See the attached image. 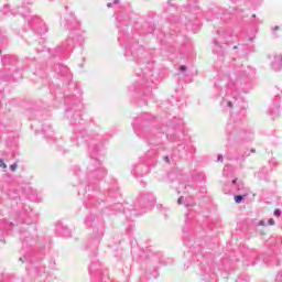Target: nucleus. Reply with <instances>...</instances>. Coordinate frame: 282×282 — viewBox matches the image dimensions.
I'll list each match as a JSON object with an SVG mask.
<instances>
[{
	"instance_id": "f257e3e1",
	"label": "nucleus",
	"mask_w": 282,
	"mask_h": 282,
	"mask_svg": "<svg viewBox=\"0 0 282 282\" xmlns=\"http://www.w3.org/2000/svg\"><path fill=\"white\" fill-rule=\"evenodd\" d=\"M76 96L65 97L64 102L70 105V108L65 109V116L70 120V124L74 128L75 139L74 144L79 147L83 142H88V155L89 160L86 164V173L80 171V166L74 167V173L79 180V195H84L83 205L85 208H98L101 202H105V194L100 192V182L104 177H107V169L102 166V153L105 152V137L97 134L91 139L87 140V130L80 129L83 127V104L80 99L77 102Z\"/></svg>"
},
{
	"instance_id": "f03ea898",
	"label": "nucleus",
	"mask_w": 282,
	"mask_h": 282,
	"mask_svg": "<svg viewBox=\"0 0 282 282\" xmlns=\"http://www.w3.org/2000/svg\"><path fill=\"white\" fill-rule=\"evenodd\" d=\"M155 117L151 113H143L132 122L134 133L139 138H144L151 147H162L164 133L170 142H177L180 130L174 126L158 127L153 122Z\"/></svg>"
},
{
	"instance_id": "7ed1b4c3",
	"label": "nucleus",
	"mask_w": 282,
	"mask_h": 282,
	"mask_svg": "<svg viewBox=\"0 0 282 282\" xmlns=\"http://www.w3.org/2000/svg\"><path fill=\"white\" fill-rule=\"evenodd\" d=\"M246 78H248L246 70H238L236 74L226 75L220 83L215 84V88L218 89V91H221V87H227V97L221 101L223 107L232 109V105L237 102L239 91L243 90Z\"/></svg>"
},
{
	"instance_id": "20e7f679",
	"label": "nucleus",
	"mask_w": 282,
	"mask_h": 282,
	"mask_svg": "<svg viewBox=\"0 0 282 282\" xmlns=\"http://www.w3.org/2000/svg\"><path fill=\"white\" fill-rule=\"evenodd\" d=\"M65 25L66 29L69 30V34L65 42L55 48L57 56L67 54V52H72V48L76 47V45H83V43H85V37L80 34V23L78 19H76V15H68Z\"/></svg>"
},
{
	"instance_id": "39448f33",
	"label": "nucleus",
	"mask_w": 282,
	"mask_h": 282,
	"mask_svg": "<svg viewBox=\"0 0 282 282\" xmlns=\"http://www.w3.org/2000/svg\"><path fill=\"white\" fill-rule=\"evenodd\" d=\"M155 206V196L152 193H142L137 198L132 209H124L123 215L128 221H133V217L144 215L147 210H151Z\"/></svg>"
},
{
	"instance_id": "423d86ee",
	"label": "nucleus",
	"mask_w": 282,
	"mask_h": 282,
	"mask_svg": "<svg viewBox=\"0 0 282 282\" xmlns=\"http://www.w3.org/2000/svg\"><path fill=\"white\" fill-rule=\"evenodd\" d=\"M227 140L234 142H250L253 134L250 130L241 129V119L237 120V115H231L229 122L226 127Z\"/></svg>"
},
{
	"instance_id": "0eeeda50",
	"label": "nucleus",
	"mask_w": 282,
	"mask_h": 282,
	"mask_svg": "<svg viewBox=\"0 0 282 282\" xmlns=\"http://www.w3.org/2000/svg\"><path fill=\"white\" fill-rule=\"evenodd\" d=\"M1 63L4 65V69L0 70V78L2 80L8 82L21 79V72H23V69L17 68L12 72V68L8 67V65H17V56L4 55L1 57Z\"/></svg>"
},
{
	"instance_id": "6e6552de",
	"label": "nucleus",
	"mask_w": 282,
	"mask_h": 282,
	"mask_svg": "<svg viewBox=\"0 0 282 282\" xmlns=\"http://www.w3.org/2000/svg\"><path fill=\"white\" fill-rule=\"evenodd\" d=\"M151 76H153L151 73L150 74L143 73V77L141 82L129 87L130 91H138L139 94L143 91V96H142L143 102L139 104V107H142V105H147V98L151 96V91L153 89V86H151V83H153V79H149L151 78Z\"/></svg>"
},
{
	"instance_id": "1a4fd4ad",
	"label": "nucleus",
	"mask_w": 282,
	"mask_h": 282,
	"mask_svg": "<svg viewBox=\"0 0 282 282\" xmlns=\"http://www.w3.org/2000/svg\"><path fill=\"white\" fill-rule=\"evenodd\" d=\"M149 158H155V152L148 151L144 158H140L139 161L133 165L131 171L134 177H144L149 175V166H151V161Z\"/></svg>"
},
{
	"instance_id": "9d476101",
	"label": "nucleus",
	"mask_w": 282,
	"mask_h": 282,
	"mask_svg": "<svg viewBox=\"0 0 282 282\" xmlns=\"http://www.w3.org/2000/svg\"><path fill=\"white\" fill-rule=\"evenodd\" d=\"M215 268H217V263L213 260L204 259L200 262V276L205 282H217Z\"/></svg>"
},
{
	"instance_id": "9b49d317",
	"label": "nucleus",
	"mask_w": 282,
	"mask_h": 282,
	"mask_svg": "<svg viewBox=\"0 0 282 282\" xmlns=\"http://www.w3.org/2000/svg\"><path fill=\"white\" fill-rule=\"evenodd\" d=\"M21 210L15 214V224H25V226H31V224L36 223V214L32 212L30 206L20 204Z\"/></svg>"
},
{
	"instance_id": "f8f14e48",
	"label": "nucleus",
	"mask_w": 282,
	"mask_h": 282,
	"mask_svg": "<svg viewBox=\"0 0 282 282\" xmlns=\"http://www.w3.org/2000/svg\"><path fill=\"white\" fill-rule=\"evenodd\" d=\"M105 235V227L100 225L97 228H94L93 235L88 237L86 241V250H90L94 254H96L98 250V246H100V241Z\"/></svg>"
},
{
	"instance_id": "ddd939ff",
	"label": "nucleus",
	"mask_w": 282,
	"mask_h": 282,
	"mask_svg": "<svg viewBox=\"0 0 282 282\" xmlns=\"http://www.w3.org/2000/svg\"><path fill=\"white\" fill-rule=\"evenodd\" d=\"M89 274L93 282H107V279H109V273L107 270H102V267L98 261H93L90 263Z\"/></svg>"
},
{
	"instance_id": "4468645a",
	"label": "nucleus",
	"mask_w": 282,
	"mask_h": 282,
	"mask_svg": "<svg viewBox=\"0 0 282 282\" xmlns=\"http://www.w3.org/2000/svg\"><path fill=\"white\" fill-rule=\"evenodd\" d=\"M29 25H31L33 32L43 36V34H47V24L41 20V18L33 15L29 20Z\"/></svg>"
},
{
	"instance_id": "2eb2a0df",
	"label": "nucleus",
	"mask_w": 282,
	"mask_h": 282,
	"mask_svg": "<svg viewBox=\"0 0 282 282\" xmlns=\"http://www.w3.org/2000/svg\"><path fill=\"white\" fill-rule=\"evenodd\" d=\"M118 41H119L120 45L122 47H124V51H126L124 56H126V58H131V56H133V58H135L137 53L133 52V50H135V47H138V44L133 45L131 43V40L128 36H123V37L119 36Z\"/></svg>"
},
{
	"instance_id": "dca6fc26",
	"label": "nucleus",
	"mask_w": 282,
	"mask_h": 282,
	"mask_svg": "<svg viewBox=\"0 0 282 282\" xmlns=\"http://www.w3.org/2000/svg\"><path fill=\"white\" fill-rule=\"evenodd\" d=\"M55 74H57L58 76H62V78H64V83H66V85H69V83H72V72H69V68L63 64H57L55 65Z\"/></svg>"
},
{
	"instance_id": "f3484780",
	"label": "nucleus",
	"mask_w": 282,
	"mask_h": 282,
	"mask_svg": "<svg viewBox=\"0 0 282 282\" xmlns=\"http://www.w3.org/2000/svg\"><path fill=\"white\" fill-rule=\"evenodd\" d=\"M2 193H6V197L9 199H18L19 197V192L12 188L10 183H3Z\"/></svg>"
},
{
	"instance_id": "a211bd4d",
	"label": "nucleus",
	"mask_w": 282,
	"mask_h": 282,
	"mask_svg": "<svg viewBox=\"0 0 282 282\" xmlns=\"http://www.w3.org/2000/svg\"><path fill=\"white\" fill-rule=\"evenodd\" d=\"M279 102H280L279 98H275L274 102L268 110V113H269V116H271L272 120H274L281 116V105Z\"/></svg>"
},
{
	"instance_id": "6ab92c4d",
	"label": "nucleus",
	"mask_w": 282,
	"mask_h": 282,
	"mask_svg": "<svg viewBox=\"0 0 282 282\" xmlns=\"http://www.w3.org/2000/svg\"><path fill=\"white\" fill-rule=\"evenodd\" d=\"M265 265H279V258L275 254L263 253L260 256Z\"/></svg>"
},
{
	"instance_id": "aec40b11",
	"label": "nucleus",
	"mask_w": 282,
	"mask_h": 282,
	"mask_svg": "<svg viewBox=\"0 0 282 282\" xmlns=\"http://www.w3.org/2000/svg\"><path fill=\"white\" fill-rule=\"evenodd\" d=\"M23 230H26L25 226L20 229V240L22 241L23 248H25V246L32 241V238L30 237V232Z\"/></svg>"
},
{
	"instance_id": "412c9836",
	"label": "nucleus",
	"mask_w": 282,
	"mask_h": 282,
	"mask_svg": "<svg viewBox=\"0 0 282 282\" xmlns=\"http://www.w3.org/2000/svg\"><path fill=\"white\" fill-rule=\"evenodd\" d=\"M116 21H118V23H123V25H129L131 19L129 18V14H127V12L120 11L116 15Z\"/></svg>"
},
{
	"instance_id": "4be33fe9",
	"label": "nucleus",
	"mask_w": 282,
	"mask_h": 282,
	"mask_svg": "<svg viewBox=\"0 0 282 282\" xmlns=\"http://www.w3.org/2000/svg\"><path fill=\"white\" fill-rule=\"evenodd\" d=\"M271 69L274 72H281L282 69V55H275L271 62Z\"/></svg>"
},
{
	"instance_id": "5701e85b",
	"label": "nucleus",
	"mask_w": 282,
	"mask_h": 282,
	"mask_svg": "<svg viewBox=\"0 0 282 282\" xmlns=\"http://www.w3.org/2000/svg\"><path fill=\"white\" fill-rule=\"evenodd\" d=\"M177 147H183V149H185L187 153H195V147H193V143H191V141L186 139L184 140V142L178 140Z\"/></svg>"
},
{
	"instance_id": "b1692460",
	"label": "nucleus",
	"mask_w": 282,
	"mask_h": 282,
	"mask_svg": "<svg viewBox=\"0 0 282 282\" xmlns=\"http://www.w3.org/2000/svg\"><path fill=\"white\" fill-rule=\"evenodd\" d=\"M14 226V223H9L6 219L0 220V230H2V232H10Z\"/></svg>"
},
{
	"instance_id": "393cba45",
	"label": "nucleus",
	"mask_w": 282,
	"mask_h": 282,
	"mask_svg": "<svg viewBox=\"0 0 282 282\" xmlns=\"http://www.w3.org/2000/svg\"><path fill=\"white\" fill-rule=\"evenodd\" d=\"M57 234L61 235V237H65V238L72 237V230L67 226L57 227Z\"/></svg>"
},
{
	"instance_id": "a878e982",
	"label": "nucleus",
	"mask_w": 282,
	"mask_h": 282,
	"mask_svg": "<svg viewBox=\"0 0 282 282\" xmlns=\"http://www.w3.org/2000/svg\"><path fill=\"white\" fill-rule=\"evenodd\" d=\"M189 1H192V2H189L187 4L188 11L192 14H199V7L197 6V1H199V0H189Z\"/></svg>"
},
{
	"instance_id": "bb28decb",
	"label": "nucleus",
	"mask_w": 282,
	"mask_h": 282,
	"mask_svg": "<svg viewBox=\"0 0 282 282\" xmlns=\"http://www.w3.org/2000/svg\"><path fill=\"white\" fill-rule=\"evenodd\" d=\"M42 132L45 135L47 142H50V140H54L52 139L54 135V131H52V126H43Z\"/></svg>"
},
{
	"instance_id": "cd10ccee",
	"label": "nucleus",
	"mask_w": 282,
	"mask_h": 282,
	"mask_svg": "<svg viewBox=\"0 0 282 282\" xmlns=\"http://www.w3.org/2000/svg\"><path fill=\"white\" fill-rule=\"evenodd\" d=\"M84 224L86 228H91V226H96V216H94V214L86 216Z\"/></svg>"
},
{
	"instance_id": "c85d7f7f",
	"label": "nucleus",
	"mask_w": 282,
	"mask_h": 282,
	"mask_svg": "<svg viewBox=\"0 0 282 282\" xmlns=\"http://www.w3.org/2000/svg\"><path fill=\"white\" fill-rule=\"evenodd\" d=\"M213 43H214L213 53L218 54V56H224V46H221V44H219L217 40H214Z\"/></svg>"
},
{
	"instance_id": "c756f323",
	"label": "nucleus",
	"mask_w": 282,
	"mask_h": 282,
	"mask_svg": "<svg viewBox=\"0 0 282 282\" xmlns=\"http://www.w3.org/2000/svg\"><path fill=\"white\" fill-rule=\"evenodd\" d=\"M234 199L236 204H243V202L246 200V195H235Z\"/></svg>"
},
{
	"instance_id": "7c9ffc66",
	"label": "nucleus",
	"mask_w": 282,
	"mask_h": 282,
	"mask_svg": "<svg viewBox=\"0 0 282 282\" xmlns=\"http://www.w3.org/2000/svg\"><path fill=\"white\" fill-rule=\"evenodd\" d=\"M236 282H250V275L248 274H241Z\"/></svg>"
},
{
	"instance_id": "2f4dec72",
	"label": "nucleus",
	"mask_w": 282,
	"mask_h": 282,
	"mask_svg": "<svg viewBox=\"0 0 282 282\" xmlns=\"http://www.w3.org/2000/svg\"><path fill=\"white\" fill-rule=\"evenodd\" d=\"M111 210H117V212L122 210V204L117 203L113 207H111Z\"/></svg>"
},
{
	"instance_id": "473e14b6",
	"label": "nucleus",
	"mask_w": 282,
	"mask_h": 282,
	"mask_svg": "<svg viewBox=\"0 0 282 282\" xmlns=\"http://www.w3.org/2000/svg\"><path fill=\"white\" fill-rule=\"evenodd\" d=\"M0 169L6 171L8 169V165L6 164V161L3 159H0Z\"/></svg>"
},
{
	"instance_id": "72a5a7b5",
	"label": "nucleus",
	"mask_w": 282,
	"mask_h": 282,
	"mask_svg": "<svg viewBox=\"0 0 282 282\" xmlns=\"http://www.w3.org/2000/svg\"><path fill=\"white\" fill-rule=\"evenodd\" d=\"M236 188L239 192L243 191V182H238V184L236 185Z\"/></svg>"
},
{
	"instance_id": "f704fd0d",
	"label": "nucleus",
	"mask_w": 282,
	"mask_h": 282,
	"mask_svg": "<svg viewBox=\"0 0 282 282\" xmlns=\"http://www.w3.org/2000/svg\"><path fill=\"white\" fill-rule=\"evenodd\" d=\"M119 3V0H113L112 2L107 3V8H112V6H116Z\"/></svg>"
},
{
	"instance_id": "c9c22d12",
	"label": "nucleus",
	"mask_w": 282,
	"mask_h": 282,
	"mask_svg": "<svg viewBox=\"0 0 282 282\" xmlns=\"http://www.w3.org/2000/svg\"><path fill=\"white\" fill-rule=\"evenodd\" d=\"M275 281L282 282V271L278 272Z\"/></svg>"
},
{
	"instance_id": "e433bc0d",
	"label": "nucleus",
	"mask_w": 282,
	"mask_h": 282,
	"mask_svg": "<svg viewBox=\"0 0 282 282\" xmlns=\"http://www.w3.org/2000/svg\"><path fill=\"white\" fill-rule=\"evenodd\" d=\"M41 273L45 274V267H40L37 269V274L41 275Z\"/></svg>"
},
{
	"instance_id": "4c0bfd02",
	"label": "nucleus",
	"mask_w": 282,
	"mask_h": 282,
	"mask_svg": "<svg viewBox=\"0 0 282 282\" xmlns=\"http://www.w3.org/2000/svg\"><path fill=\"white\" fill-rule=\"evenodd\" d=\"M273 215L274 217H281V209H274Z\"/></svg>"
},
{
	"instance_id": "58836bf2",
	"label": "nucleus",
	"mask_w": 282,
	"mask_h": 282,
	"mask_svg": "<svg viewBox=\"0 0 282 282\" xmlns=\"http://www.w3.org/2000/svg\"><path fill=\"white\" fill-rule=\"evenodd\" d=\"M3 12H4V14H9V12H10V4L4 6Z\"/></svg>"
},
{
	"instance_id": "ea45409f",
	"label": "nucleus",
	"mask_w": 282,
	"mask_h": 282,
	"mask_svg": "<svg viewBox=\"0 0 282 282\" xmlns=\"http://www.w3.org/2000/svg\"><path fill=\"white\" fill-rule=\"evenodd\" d=\"M17 167H18V164L13 163L10 165V171L14 172V171H17Z\"/></svg>"
},
{
	"instance_id": "a19ab883",
	"label": "nucleus",
	"mask_w": 282,
	"mask_h": 282,
	"mask_svg": "<svg viewBox=\"0 0 282 282\" xmlns=\"http://www.w3.org/2000/svg\"><path fill=\"white\" fill-rule=\"evenodd\" d=\"M19 261H22V263H25V261H30V257L24 256V258H20Z\"/></svg>"
},
{
	"instance_id": "79ce46f5",
	"label": "nucleus",
	"mask_w": 282,
	"mask_h": 282,
	"mask_svg": "<svg viewBox=\"0 0 282 282\" xmlns=\"http://www.w3.org/2000/svg\"><path fill=\"white\" fill-rule=\"evenodd\" d=\"M17 143H11L10 140H7V147H9V149H12L13 147H15Z\"/></svg>"
},
{
	"instance_id": "37998d69",
	"label": "nucleus",
	"mask_w": 282,
	"mask_h": 282,
	"mask_svg": "<svg viewBox=\"0 0 282 282\" xmlns=\"http://www.w3.org/2000/svg\"><path fill=\"white\" fill-rule=\"evenodd\" d=\"M186 69H187L186 65L180 66L181 74H184V72H186Z\"/></svg>"
},
{
	"instance_id": "c03bdc74",
	"label": "nucleus",
	"mask_w": 282,
	"mask_h": 282,
	"mask_svg": "<svg viewBox=\"0 0 282 282\" xmlns=\"http://www.w3.org/2000/svg\"><path fill=\"white\" fill-rule=\"evenodd\" d=\"M177 204H178V205L184 204V196H181V197L177 199Z\"/></svg>"
},
{
	"instance_id": "a18cd8bd",
	"label": "nucleus",
	"mask_w": 282,
	"mask_h": 282,
	"mask_svg": "<svg viewBox=\"0 0 282 282\" xmlns=\"http://www.w3.org/2000/svg\"><path fill=\"white\" fill-rule=\"evenodd\" d=\"M279 30H281V26L275 25V26L272 29L273 34H274V32H279Z\"/></svg>"
},
{
	"instance_id": "49530a36",
	"label": "nucleus",
	"mask_w": 282,
	"mask_h": 282,
	"mask_svg": "<svg viewBox=\"0 0 282 282\" xmlns=\"http://www.w3.org/2000/svg\"><path fill=\"white\" fill-rule=\"evenodd\" d=\"M163 160H164V162H166V164H171V158L164 156Z\"/></svg>"
},
{
	"instance_id": "de8ad7c7",
	"label": "nucleus",
	"mask_w": 282,
	"mask_h": 282,
	"mask_svg": "<svg viewBox=\"0 0 282 282\" xmlns=\"http://www.w3.org/2000/svg\"><path fill=\"white\" fill-rule=\"evenodd\" d=\"M268 224H269V226H274V218H270V219L268 220Z\"/></svg>"
},
{
	"instance_id": "09e8293b",
	"label": "nucleus",
	"mask_w": 282,
	"mask_h": 282,
	"mask_svg": "<svg viewBox=\"0 0 282 282\" xmlns=\"http://www.w3.org/2000/svg\"><path fill=\"white\" fill-rule=\"evenodd\" d=\"M220 270H224L225 272H228L229 268L226 267L225 264H223V267L220 268Z\"/></svg>"
},
{
	"instance_id": "8fccbe9b",
	"label": "nucleus",
	"mask_w": 282,
	"mask_h": 282,
	"mask_svg": "<svg viewBox=\"0 0 282 282\" xmlns=\"http://www.w3.org/2000/svg\"><path fill=\"white\" fill-rule=\"evenodd\" d=\"M217 160H218V162H224V155L219 154Z\"/></svg>"
},
{
	"instance_id": "3c124183",
	"label": "nucleus",
	"mask_w": 282,
	"mask_h": 282,
	"mask_svg": "<svg viewBox=\"0 0 282 282\" xmlns=\"http://www.w3.org/2000/svg\"><path fill=\"white\" fill-rule=\"evenodd\" d=\"M258 226H265V220H260V221L258 223Z\"/></svg>"
},
{
	"instance_id": "603ef678",
	"label": "nucleus",
	"mask_w": 282,
	"mask_h": 282,
	"mask_svg": "<svg viewBox=\"0 0 282 282\" xmlns=\"http://www.w3.org/2000/svg\"><path fill=\"white\" fill-rule=\"evenodd\" d=\"M238 181H237V178H234L232 181H231V184H234V186H237V183Z\"/></svg>"
},
{
	"instance_id": "864d4df0",
	"label": "nucleus",
	"mask_w": 282,
	"mask_h": 282,
	"mask_svg": "<svg viewBox=\"0 0 282 282\" xmlns=\"http://www.w3.org/2000/svg\"><path fill=\"white\" fill-rule=\"evenodd\" d=\"M185 206H186V208H191V206H193V204L185 202Z\"/></svg>"
},
{
	"instance_id": "5fc2aeb1",
	"label": "nucleus",
	"mask_w": 282,
	"mask_h": 282,
	"mask_svg": "<svg viewBox=\"0 0 282 282\" xmlns=\"http://www.w3.org/2000/svg\"><path fill=\"white\" fill-rule=\"evenodd\" d=\"M184 243H185V246H191V243L188 242V240H186V238H184Z\"/></svg>"
},
{
	"instance_id": "6e6d98bb",
	"label": "nucleus",
	"mask_w": 282,
	"mask_h": 282,
	"mask_svg": "<svg viewBox=\"0 0 282 282\" xmlns=\"http://www.w3.org/2000/svg\"><path fill=\"white\" fill-rule=\"evenodd\" d=\"M221 32H223L221 30L217 31L218 36H221Z\"/></svg>"
},
{
	"instance_id": "4d7b16f0",
	"label": "nucleus",
	"mask_w": 282,
	"mask_h": 282,
	"mask_svg": "<svg viewBox=\"0 0 282 282\" xmlns=\"http://www.w3.org/2000/svg\"><path fill=\"white\" fill-rule=\"evenodd\" d=\"M153 30H154V28H153V26H151V29H150V31H149V32L151 33V32H153Z\"/></svg>"
},
{
	"instance_id": "13d9d810",
	"label": "nucleus",
	"mask_w": 282,
	"mask_h": 282,
	"mask_svg": "<svg viewBox=\"0 0 282 282\" xmlns=\"http://www.w3.org/2000/svg\"><path fill=\"white\" fill-rule=\"evenodd\" d=\"M256 151H257V150H254V149H251V150H250L251 153H254Z\"/></svg>"
},
{
	"instance_id": "bf43d9fd",
	"label": "nucleus",
	"mask_w": 282,
	"mask_h": 282,
	"mask_svg": "<svg viewBox=\"0 0 282 282\" xmlns=\"http://www.w3.org/2000/svg\"><path fill=\"white\" fill-rule=\"evenodd\" d=\"M245 265H247V267H248V265H250V263H248V262H245Z\"/></svg>"
},
{
	"instance_id": "052dcab7",
	"label": "nucleus",
	"mask_w": 282,
	"mask_h": 282,
	"mask_svg": "<svg viewBox=\"0 0 282 282\" xmlns=\"http://www.w3.org/2000/svg\"><path fill=\"white\" fill-rule=\"evenodd\" d=\"M228 260L227 259H225V260H223V263H226Z\"/></svg>"
},
{
	"instance_id": "680f3d73",
	"label": "nucleus",
	"mask_w": 282,
	"mask_h": 282,
	"mask_svg": "<svg viewBox=\"0 0 282 282\" xmlns=\"http://www.w3.org/2000/svg\"><path fill=\"white\" fill-rule=\"evenodd\" d=\"M158 208H162V205H158Z\"/></svg>"
},
{
	"instance_id": "e2e57ef3",
	"label": "nucleus",
	"mask_w": 282,
	"mask_h": 282,
	"mask_svg": "<svg viewBox=\"0 0 282 282\" xmlns=\"http://www.w3.org/2000/svg\"><path fill=\"white\" fill-rule=\"evenodd\" d=\"M65 10H69V7H65Z\"/></svg>"
},
{
	"instance_id": "0e129e2a",
	"label": "nucleus",
	"mask_w": 282,
	"mask_h": 282,
	"mask_svg": "<svg viewBox=\"0 0 282 282\" xmlns=\"http://www.w3.org/2000/svg\"><path fill=\"white\" fill-rule=\"evenodd\" d=\"M217 96H221V93H218Z\"/></svg>"
},
{
	"instance_id": "69168bd1",
	"label": "nucleus",
	"mask_w": 282,
	"mask_h": 282,
	"mask_svg": "<svg viewBox=\"0 0 282 282\" xmlns=\"http://www.w3.org/2000/svg\"><path fill=\"white\" fill-rule=\"evenodd\" d=\"M10 155V158H13L14 155L13 154H9Z\"/></svg>"
},
{
	"instance_id": "338daca9",
	"label": "nucleus",
	"mask_w": 282,
	"mask_h": 282,
	"mask_svg": "<svg viewBox=\"0 0 282 282\" xmlns=\"http://www.w3.org/2000/svg\"><path fill=\"white\" fill-rule=\"evenodd\" d=\"M256 17H257L256 14L252 15L253 19H254Z\"/></svg>"
},
{
	"instance_id": "774afa93",
	"label": "nucleus",
	"mask_w": 282,
	"mask_h": 282,
	"mask_svg": "<svg viewBox=\"0 0 282 282\" xmlns=\"http://www.w3.org/2000/svg\"><path fill=\"white\" fill-rule=\"evenodd\" d=\"M256 262H252L251 265H254Z\"/></svg>"
}]
</instances>
